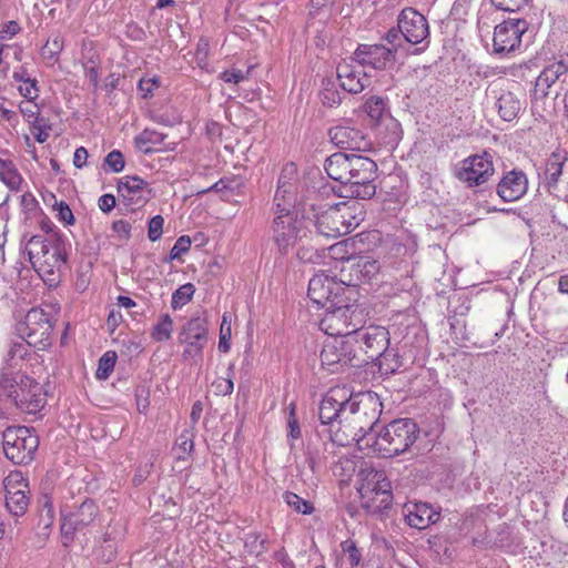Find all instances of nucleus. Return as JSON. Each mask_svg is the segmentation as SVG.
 Listing matches in <instances>:
<instances>
[{"instance_id": "f257e3e1", "label": "nucleus", "mask_w": 568, "mask_h": 568, "mask_svg": "<svg viewBox=\"0 0 568 568\" xmlns=\"http://www.w3.org/2000/svg\"><path fill=\"white\" fill-rule=\"evenodd\" d=\"M331 141L351 153L336 152L325 160L327 175L341 183L342 196L369 200L376 193L377 164L372 159L356 152L371 149L365 134L351 126L337 125L329 130Z\"/></svg>"}, {"instance_id": "f03ea898", "label": "nucleus", "mask_w": 568, "mask_h": 568, "mask_svg": "<svg viewBox=\"0 0 568 568\" xmlns=\"http://www.w3.org/2000/svg\"><path fill=\"white\" fill-rule=\"evenodd\" d=\"M383 412L379 396L374 392L357 394L348 393L346 404L344 429L338 428L334 435L329 434L333 443L341 446L348 444V438L355 440L359 449L368 446L364 444L365 437H374L377 434L378 420ZM332 433L331 429H327Z\"/></svg>"}, {"instance_id": "7ed1b4c3", "label": "nucleus", "mask_w": 568, "mask_h": 568, "mask_svg": "<svg viewBox=\"0 0 568 568\" xmlns=\"http://www.w3.org/2000/svg\"><path fill=\"white\" fill-rule=\"evenodd\" d=\"M356 294H348L339 302L334 301L325 307V314L320 321V328L332 337L354 336L358 328L366 323L367 313L355 300Z\"/></svg>"}, {"instance_id": "20e7f679", "label": "nucleus", "mask_w": 568, "mask_h": 568, "mask_svg": "<svg viewBox=\"0 0 568 568\" xmlns=\"http://www.w3.org/2000/svg\"><path fill=\"white\" fill-rule=\"evenodd\" d=\"M418 435L419 428L413 419L399 418L383 426L374 437H365L369 440L364 444L379 456L389 458L408 450Z\"/></svg>"}, {"instance_id": "39448f33", "label": "nucleus", "mask_w": 568, "mask_h": 568, "mask_svg": "<svg viewBox=\"0 0 568 568\" xmlns=\"http://www.w3.org/2000/svg\"><path fill=\"white\" fill-rule=\"evenodd\" d=\"M364 206L357 201L339 202L316 214L315 226L326 237H339L354 231L364 221Z\"/></svg>"}, {"instance_id": "423d86ee", "label": "nucleus", "mask_w": 568, "mask_h": 568, "mask_svg": "<svg viewBox=\"0 0 568 568\" xmlns=\"http://www.w3.org/2000/svg\"><path fill=\"white\" fill-rule=\"evenodd\" d=\"M0 389L14 403V405L28 414H37L45 405V395L42 386L33 378L16 374L10 376L2 374Z\"/></svg>"}, {"instance_id": "0eeeda50", "label": "nucleus", "mask_w": 568, "mask_h": 568, "mask_svg": "<svg viewBox=\"0 0 568 568\" xmlns=\"http://www.w3.org/2000/svg\"><path fill=\"white\" fill-rule=\"evenodd\" d=\"M2 446L6 457L16 465H28L39 447L38 435L26 426L7 427L2 433Z\"/></svg>"}, {"instance_id": "6e6552de", "label": "nucleus", "mask_w": 568, "mask_h": 568, "mask_svg": "<svg viewBox=\"0 0 568 568\" xmlns=\"http://www.w3.org/2000/svg\"><path fill=\"white\" fill-rule=\"evenodd\" d=\"M271 239L281 255H287L306 235L305 221L296 212H275Z\"/></svg>"}, {"instance_id": "1a4fd4ad", "label": "nucleus", "mask_w": 568, "mask_h": 568, "mask_svg": "<svg viewBox=\"0 0 568 568\" xmlns=\"http://www.w3.org/2000/svg\"><path fill=\"white\" fill-rule=\"evenodd\" d=\"M425 342L426 335L420 327H406V334L400 341V349L403 353H399L397 349L387 348L381 358L375 361L377 362L379 371L385 374L398 372L408 361L413 362L416 358L418 349L424 346Z\"/></svg>"}, {"instance_id": "9d476101", "label": "nucleus", "mask_w": 568, "mask_h": 568, "mask_svg": "<svg viewBox=\"0 0 568 568\" xmlns=\"http://www.w3.org/2000/svg\"><path fill=\"white\" fill-rule=\"evenodd\" d=\"M354 337H333L327 339L321 352L322 365L331 373H338L345 367H362L364 359L357 355Z\"/></svg>"}, {"instance_id": "9b49d317", "label": "nucleus", "mask_w": 568, "mask_h": 568, "mask_svg": "<svg viewBox=\"0 0 568 568\" xmlns=\"http://www.w3.org/2000/svg\"><path fill=\"white\" fill-rule=\"evenodd\" d=\"M16 333L30 346L45 349L51 345L52 324L43 310L31 308L16 325Z\"/></svg>"}, {"instance_id": "f8f14e48", "label": "nucleus", "mask_w": 568, "mask_h": 568, "mask_svg": "<svg viewBox=\"0 0 568 568\" xmlns=\"http://www.w3.org/2000/svg\"><path fill=\"white\" fill-rule=\"evenodd\" d=\"M454 176L468 187L487 183L495 173L493 155L487 151L473 154L454 165Z\"/></svg>"}, {"instance_id": "ddd939ff", "label": "nucleus", "mask_w": 568, "mask_h": 568, "mask_svg": "<svg viewBox=\"0 0 568 568\" xmlns=\"http://www.w3.org/2000/svg\"><path fill=\"white\" fill-rule=\"evenodd\" d=\"M308 297L318 306L326 307L334 301L344 302L348 294H357L354 286L336 281L325 272L316 273L308 282Z\"/></svg>"}, {"instance_id": "4468645a", "label": "nucleus", "mask_w": 568, "mask_h": 568, "mask_svg": "<svg viewBox=\"0 0 568 568\" xmlns=\"http://www.w3.org/2000/svg\"><path fill=\"white\" fill-rule=\"evenodd\" d=\"M353 337L354 347L359 358L364 359V366L381 358L389 346V332L383 326H363Z\"/></svg>"}, {"instance_id": "2eb2a0df", "label": "nucleus", "mask_w": 568, "mask_h": 568, "mask_svg": "<svg viewBox=\"0 0 568 568\" xmlns=\"http://www.w3.org/2000/svg\"><path fill=\"white\" fill-rule=\"evenodd\" d=\"M178 341L185 346L182 353L185 361L201 359L209 341L207 321L200 316L190 318L182 326Z\"/></svg>"}, {"instance_id": "dca6fc26", "label": "nucleus", "mask_w": 568, "mask_h": 568, "mask_svg": "<svg viewBox=\"0 0 568 568\" xmlns=\"http://www.w3.org/2000/svg\"><path fill=\"white\" fill-rule=\"evenodd\" d=\"M527 29L528 22L525 19H509L497 24L493 37V53L504 57L515 52Z\"/></svg>"}, {"instance_id": "f3484780", "label": "nucleus", "mask_w": 568, "mask_h": 568, "mask_svg": "<svg viewBox=\"0 0 568 568\" xmlns=\"http://www.w3.org/2000/svg\"><path fill=\"white\" fill-rule=\"evenodd\" d=\"M349 389L345 386L331 388L323 397L318 417L322 426H334L338 423L339 428L344 429L346 404L348 402Z\"/></svg>"}, {"instance_id": "a211bd4d", "label": "nucleus", "mask_w": 568, "mask_h": 568, "mask_svg": "<svg viewBox=\"0 0 568 568\" xmlns=\"http://www.w3.org/2000/svg\"><path fill=\"white\" fill-rule=\"evenodd\" d=\"M98 506L92 499H85L75 510L61 511V534L67 539H73L78 530L89 526L98 515Z\"/></svg>"}, {"instance_id": "6ab92c4d", "label": "nucleus", "mask_w": 568, "mask_h": 568, "mask_svg": "<svg viewBox=\"0 0 568 568\" xmlns=\"http://www.w3.org/2000/svg\"><path fill=\"white\" fill-rule=\"evenodd\" d=\"M353 60L362 67L375 70H387L396 61L395 50L384 44H358L353 53Z\"/></svg>"}, {"instance_id": "aec40b11", "label": "nucleus", "mask_w": 568, "mask_h": 568, "mask_svg": "<svg viewBox=\"0 0 568 568\" xmlns=\"http://www.w3.org/2000/svg\"><path fill=\"white\" fill-rule=\"evenodd\" d=\"M397 22L404 40L408 43L418 44L429 34L426 18L414 8L403 9L398 16Z\"/></svg>"}, {"instance_id": "412c9836", "label": "nucleus", "mask_w": 568, "mask_h": 568, "mask_svg": "<svg viewBox=\"0 0 568 568\" xmlns=\"http://www.w3.org/2000/svg\"><path fill=\"white\" fill-rule=\"evenodd\" d=\"M118 193L125 206L140 207L150 199L148 183L138 175H125L118 181Z\"/></svg>"}, {"instance_id": "4be33fe9", "label": "nucleus", "mask_w": 568, "mask_h": 568, "mask_svg": "<svg viewBox=\"0 0 568 568\" xmlns=\"http://www.w3.org/2000/svg\"><path fill=\"white\" fill-rule=\"evenodd\" d=\"M295 166L290 164L282 171L277 189L274 195V213L275 212H296V185H295Z\"/></svg>"}, {"instance_id": "5701e85b", "label": "nucleus", "mask_w": 568, "mask_h": 568, "mask_svg": "<svg viewBox=\"0 0 568 568\" xmlns=\"http://www.w3.org/2000/svg\"><path fill=\"white\" fill-rule=\"evenodd\" d=\"M403 514L406 523L416 529H426L439 520L440 514L429 504L423 501H408L404 505Z\"/></svg>"}, {"instance_id": "b1692460", "label": "nucleus", "mask_w": 568, "mask_h": 568, "mask_svg": "<svg viewBox=\"0 0 568 568\" xmlns=\"http://www.w3.org/2000/svg\"><path fill=\"white\" fill-rule=\"evenodd\" d=\"M528 189L526 174L519 170L508 172L497 185V194L505 202H514L521 199Z\"/></svg>"}, {"instance_id": "393cba45", "label": "nucleus", "mask_w": 568, "mask_h": 568, "mask_svg": "<svg viewBox=\"0 0 568 568\" xmlns=\"http://www.w3.org/2000/svg\"><path fill=\"white\" fill-rule=\"evenodd\" d=\"M568 73V63L565 60L554 61L547 64L537 77L534 87V95L536 99L545 98L549 89L562 75Z\"/></svg>"}, {"instance_id": "a878e982", "label": "nucleus", "mask_w": 568, "mask_h": 568, "mask_svg": "<svg viewBox=\"0 0 568 568\" xmlns=\"http://www.w3.org/2000/svg\"><path fill=\"white\" fill-rule=\"evenodd\" d=\"M341 88L352 94L361 93L369 83V79L361 70L346 62L336 68Z\"/></svg>"}, {"instance_id": "bb28decb", "label": "nucleus", "mask_w": 568, "mask_h": 568, "mask_svg": "<svg viewBox=\"0 0 568 568\" xmlns=\"http://www.w3.org/2000/svg\"><path fill=\"white\" fill-rule=\"evenodd\" d=\"M57 245H60L64 252V244L60 236H57L54 243H52L42 235H33L26 245V252L30 263L34 265L38 264V262L41 263L49 260L50 255H53Z\"/></svg>"}, {"instance_id": "cd10ccee", "label": "nucleus", "mask_w": 568, "mask_h": 568, "mask_svg": "<svg viewBox=\"0 0 568 568\" xmlns=\"http://www.w3.org/2000/svg\"><path fill=\"white\" fill-rule=\"evenodd\" d=\"M361 484L357 488L359 497L372 496L375 491L382 493V489L392 491V484L384 470L374 468L363 469L359 473Z\"/></svg>"}, {"instance_id": "c85d7f7f", "label": "nucleus", "mask_w": 568, "mask_h": 568, "mask_svg": "<svg viewBox=\"0 0 568 568\" xmlns=\"http://www.w3.org/2000/svg\"><path fill=\"white\" fill-rule=\"evenodd\" d=\"M65 261V252L62 251L60 245H57L53 255H50L49 260L41 263L38 262V264L32 266L49 286H55L59 283V275L55 268H59Z\"/></svg>"}, {"instance_id": "c756f323", "label": "nucleus", "mask_w": 568, "mask_h": 568, "mask_svg": "<svg viewBox=\"0 0 568 568\" xmlns=\"http://www.w3.org/2000/svg\"><path fill=\"white\" fill-rule=\"evenodd\" d=\"M382 490V493L375 491L369 497H359L361 505L367 513L376 516H383L390 509L393 504V494L385 489Z\"/></svg>"}, {"instance_id": "7c9ffc66", "label": "nucleus", "mask_w": 568, "mask_h": 568, "mask_svg": "<svg viewBox=\"0 0 568 568\" xmlns=\"http://www.w3.org/2000/svg\"><path fill=\"white\" fill-rule=\"evenodd\" d=\"M379 262L371 257H359L351 270V275L359 282H369L379 273Z\"/></svg>"}, {"instance_id": "2f4dec72", "label": "nucleus", "mask_w": 568, "mask_h": 568, "mask_svg": "<svg viewBox=\"0 0 568 568\" xmlns=\"http://www.w3.org/2000/svg\"><path fill=\"white\" fill-rule=\"evenodd\" d=\"M166 135L152 129H144L139 135L134 138L136 148L144 154H150L156 151V146L161 145Z\"/></svg>"}, {"instance_id": "473e14b6", "label": "nucleus", "mask_w": 568, "mask_h": 568, "mask_svg": "<svg viewBox=\"0 0 568 568\" xmlns=\"http://www.w3.org/2000/svg\"><path fill=\"white\" fill-rule=\"evenodd\" d=\"M500 118L505 121H513L519 113L521 104L511 92H504L496 103Z\"/></svg>"}, {"instance_id": "72a5a7b5", "label": "nucleus", "mask_w": 568, "mask_h": 568, "mask_svg": "<svg viewBox=\"0 0 568 568\" xmlns=\"http://www.w3.org/2000/svg\"><path fill=\"white\" fill-rule=\"evenodd\" d=\"M0 180L11 190L20 189L22 176L11 160L0 159Z\"/></svg>"}, {"instance_id": "f704fd0d", "label": "nucleus", "mask_w": 568, "mask_h": 568, "mask_svg": "<svg viewBox=\"0 0 568 568\" xmlns=\"http://www.w3.org/2000/svg\"><path fill=\"white\" fill-rule=\"evenodd\" d=\"M30 494L23 491L17 494V491H13L11 495H6V508L9 514L14 517L23 516L30 505Z\"/></svg>"}, {"instance_id": "c9c22d12", "label": "nucleus", "mask_w": 568, "mask_h": 568, "mask_svg": "<svg viewBox=\"0 0 568 568\" xmlns=\"http://www.w3.org/2000/svg\"><path fill=\"white\" fill-rule=\"evenodd\" d=\"M565 162L558 155H552L547 160L544 171V181L546 186L550 190L557 186L559 178L562 174Z\"/></svg>"}, {"instance_id": "e433bc0d", "label": "nucleus", "mask_w": 568, "mask_h": 568, "mask_svg": "<svg viewBox=\"0 0 568 568\" xmlns=\"http://www.w3.org/2000/svg\"><path fill=\"white\" fill-rule=\"evenodd\" d=\"M3 486L6 495H11L13 491H17V494H21L22 491L31 493L28 479L18 470L9 473L3 480Z\"/></svg>"}, {"instance_id": "4c0bfd02", "label": "nucleus", "mask_w": 568, "mask_h": 568, "mask_svg": "<svg viewBox=\"0 0 568 568\" xmlns=\"http://www.w3.org/2000/svg\"><path fill=\"white\" fill-rule=\"evenodd\" d=\"M363 110L371 120L378 122L387 112L386 100L382 97L373 95L365 101Z\"/></svg>"}, {"instance_id": "58836bf2", "label": "nucleus", "mask_w": 568, "mask_h": 568, "mask_svg": "<svg viewBox=\"0 0 568 568\" xmlns=\"http://www.w3.org/2000/svg\"><path fill=\"white\" fill-rule=\"evenodd\" d=\"M118 554V547L113 532L109 529L103 536V541L97 550V557L103 562H111Z\"/></svg>"}, {"instance_id": "ea45409f", "label": "nucleus", "mask_w": 568, "mask_h": 568, "mask_svg": "<svg viewBox=\"0 0 568 568\" xmlns=\"http://www.w3.org/2000/svg\"><path fill=\"white\" fill-rule=\"evenodd\" d=\"M173 332V320L169 314L160 316L159 322L153 326L151 336L156 342H166Z\"/></svg>"}, {"instance_id": "a19ab883", "label": "nucleus", "mask_w": 568, "mask_h": 568, "mask_svg": "<svg viewBox=\"0 0 568 568\" xmlns=\"http://www.w3.org/2000/svg\"><path fill=\"white\" fill-rule=\"evenodd\" d=\"M283 499L286 505L298 514L311 515L314 511L313 504L306 499H303L298 495L292 491H285Z\"/></svg>"}, {"instance_id": "79ce46f5", "label": "nucleus", "mask_w": 568, "mask_h": 568, "mask_svg": "<svg viewBox=\"0 0 568 568\" xmlns=\"http://www.w3.org/2000/svg\"><path fill=\"white\" fill-rule=\"evenodd\" d=\"M195 286L192 283H186L176 288L172 294L171 306L173 310L182 308L193 297Z\"/></svg>"}, {"instance_id": "37998d69", "label": "nucleus", "mask_w": 568, "mask_h": 568, "mask_svg": "<svg viewBox=\"0 0 568 568\" xmlns=\"http://www.w3.org/2000/svg\"><path fill=\"white\" fill-rule=\"evenodd\" d=\"M116 362V353L112 351L105 352L99 359L95 377L105 381L111 375Z\"/></svg>"}, {"instance_id": "c03bdc74", "label": "nucleus", "mask_w": 568, "mask_h": 568, "mask_svg": "<svg viewBox=\"0 0 568 568\" xmlns=\"http://www.w3.org/2000/svg\"><path fill=\"white\" fill-rule=\"evenodd\" d=\"M63 49V40L60 36H54L52 39L48 40L47 43L41 49V57L49 61L55 62L60 52Z\"/></svg>"}, {"instance_id": "a18cd8bd", "label": "nucleus", "mask_w": 568, "mask_h": 568, "mask_svg": "<svg viewBox=\"0 0 568 568\" xmlns=\"http://www.w3.org/2000/svg\"><path fill=\"white\" fill-rule=\"evenodd\" d=\"M34 101L36 100H26L19 104V110L22 116L26 121H28L30 125L33 123H39L40 120L44 119L40 116V106Z\"/></svg>"}, {"instance_id": "49530a36", "label": "nucleus", "mask_w": 568, "mask_h": 568, "mask_svg": "<svg viewBox=\"0 0 568 568\" xmlns=\"http://www.w3.org/2000/svg\"><path fill=\"white\" fill-rule=\"evenodd\" d=\"M125 162L123 154L119 150H113L104 158L102 169L113 173H120L124 170Z\"/></svg>"}, {"instance_id": "de8ad7c7", "label": "nucleus", "mask_w": 568, "mask_h": 568, "mask_svg": "<svg viewBox=\"0 0 568 568\" xmlns=\"http://www.w3.org/2000/svg\"><path fill=\"white\" fill-rule=\"evenodd\" d=\"M53 519L54 509L52 506V500L48 495H44L40 499V520L44 528H49L53 524Z\"/></svg>"}, {"instance_id": "09e8293b", "label": "nucleus", "mask_w": 568, "mask_h": 568, "mask_svg": "<svg viewBox=\"0 0 568 568\" xmlns=\"http://www.w3.org/2000/svg\"><path fill=\"white\" fill-rule=\"evenodd\" d=\"M234 372V364H230L227 367V377L226 378H219L214 382V387L216 390V394L219 395H231L234 389V383L232 381V375Z\"/></svg>"}, {"instance_id": "8fccbe9b", "label": "nucleus", "mask_w": 568, "mask_h": 568, "mask_svg": "<svg viewBox=\"0 0 568 568\" xmlns=\"http://www.w3.org/2000/svg\"><path fill=\"white\" fill-rule=\"evenodd\" d=\"M493 6L506 12H520L525 9L529 0H491Z\"/></svg>"}, {"instance_id": "3c124183", "label": "nucleus", "mask_w": 568, "mask_h": 568, "mask_svg": "<svg viewBox=\"0 0 568 568\" xmlns=\"http://www.w3.org/2000/svg\"><path fill=\"white\" fill-rule=\"evenodd\" d=\"M176 447L181 452L178 455L179 459H184L185 455H189L194 447L193 435L189 430L182 432V434L176 439Z\"/></svg>"}, {"instance_id": "603ef678", "label": "nucleus", "mask_w": 568, "mask_h": 568, "mask_svg": "<svg viewBox=\"0 0 568 568\" xmlns=\"http://www.w3.org/2000/svg\"><path fill=\"white\" fill-rule=\"evenodd\" d=\"M342 550L347 554V558H348V564L351 565V567H356L359 565L361 562V559H362V555L358 550V548L356 547L355 542L351 539L348 540H345L342 542Z\"/></svg>"}, {"instance_id": "864d4df0", "label": "nucleus", "mask_w": 568, "mask_h": 568, "mask_svg": "<svg viewBox=\"0 0 568 568\" xmlns=\"http://www.w3.org/2000/svg\"><path fill=\"white\" fill-rule=\"evenodd\" d=\"M18 91L27 100H37L40 92L37 79L32 78L28 82L20 83Z\"/></svg>"}, {"instance_id": "5fc2aeb1", "label": "nucleus", "mask_w": 568, "mask_h": 568, "mask_svg": "<svg viewBox=\"0 0 568 568\" xmlns=\"http://www.w3.org/2000/svg\"><path fill=\"white\" fill-rule=\"evenodd\" d=\"M230 339H231V323L226 322V315H223V321L220 328V341H219V349L222 353H227L230 351Z\"/></svg>"}, {"instance_id": "6e6d98bb", "label": "nucleus", "mask_w": 568, "mask_h": 568, "mask_svg": "<svg viewBox=\"0 0 568 568\" xmlns=\"http://www.w3.org/2000/svg\"><path fill=\"white\" fill-rule=\"evenodd\" d=\"M159 87L160 80L158 78H142L139 81L138 90L141 93L142 98L148 99L153 95L154 90Z\"/></svg>"}, {"instance_id": "4d7b16f0", "label": "nucleus", "mask_w": 568, "mask_h": 568, "mask_svg": "<svg viewBox=\"0 0 568 568\" xmlns=\"http://www.w3.org/2000/svg\"><path fill=\"white\" fill-rule=\"evenodd\" d=\"M164 219L161 215H155L149 221L148 237L150 241L155 242L161 239L163 233Z\"/></svg>"}, {"instance_id": "13d9d810", "label": "nucleus", "mask_w": 568, "mask_h": 568, "mask_svg": "<svg viewBox=\"0 0 568 568\" xmlns=\"http://www.w3.org/2000/svg\"><path fill=\"white\" fill-rule=\"evenodd\" d=\"M383 39L389 44V47H387V48L388 49H394L395 50V54H396L398 49L402 47V40L404 39V37H403V33H402V30L397 26L396 28L395 27L390 28L385 33Z\"/></svg>"}, {"instance_id": "bf43d9fd", "label": "nucleus", "mask_w": 568, "mask_h": 568, "mask_svg": "<svg viewBox=\"0 0 568 568\" xmlns=\"http://www.w3.org/2000/svg\"><path fill=\"white\" fill-rule=\"evenodd\" d=\"M190 247L191 239L187 235L180 236L170 251V260L179 258L182 254L189 252Z\"/></svg>"}, {"instance_id": "052dcab7", "label": "nucleus", "mask_w": 568, "mask_h": 568, "mask_svg": "<svg viewBox=\"0 0 568 568\" xmlns=\"http://www.w3.org/2000/svg\"><path fill=\"white\" fill-rule=\"evenodd\" d=\"M54 207L57 210V217L60 222H63L65 225L74 224V215L70 209V206L64 202L60 201L54 203Z\"/></svg>"}, {"instance_id": "680f3d73", "label": "nucleus", "mask_w": 568, "mask_h": 568, "mask_svg": "<svg viewBox=\"0 0 568 568\" xmlns=\"http://www.w3.org/2000/svg\"><path fill=\"white\" fill-rule=\"evenodd\" d=\"M51 129L48 120H40L39 123L31 124V131L39 143H44L49 139V130Z\"/></svg>"}, {"instance_id": "e2e57ef3", "label": "nucleus", "mask_w": 568, "mask_h": 568, "mask_svg": "<svg viewBox=\"0 0 568 568\" xmlns=\"http://www.w3.org/2000/svg\"><path fill=\"white\" fill-rule=\"evenodd\" d=\"M250 73V70L246 72H243L239 69H232V70H225L222 73H220L219 78L223 80L226 83H234L237 84L242 81H244Z\"/></svg>"}, {"instance_id": "0e129e2a", "label": "nucleus", "mask_w": 568, "mask_h": 568, "mask_svg": "<svg viewBox=\"0 0 568 568\" xmlns=\"http://www.w3.org/2000/svg\"><path fill=\"white\" fill-rule=\"evenodd\" d=\"M322 101L324 105L332 108L341 104L342 98L336 89L326 87L322 92Z\"/></svg>"}, {"instance_id": "69168bd1", "label": "nucleus", "mask_w": 568, "mask_h": 568, "mask_svg": "<svg viewBox=\"0 0 568 568\" xmlns=\"http://www.w3.org/2000/svg\"><path fill=\"white\" fill-rule=\"evenodd\" d=\"M28 346L30 345L27 344L23 339H21L20 342H14L11 345L10 349L8 351L9 359H23L28 355Z\"/></svg>"}, {"instance_id": "338daca9", "label": "nucleus", "mask_w": 568, "mask_h": 568, "mask_svg": "<svg viewBox=\"0 0 568 568\" xmlns=\"http://www.w3.org/2000/svg\"><path fill=\"white\" fill-rule=\"evenodd\" d=\"M288 409H290V415H288V419H287V426H288V435L291 438L293 439H297L301 437V430H300V426H298V422L295 417V404H290L288 406Z\"/></svg>"}, {"instance_id": "774afa93", "label": "nucleus", "mask_w": 568, "mask_h": 568, "mask_svg": "<svg viewBox=\"0 0 568 568\" xmlns=\"http://www.w3.org/2000/svg\"><path fill=\"white\" fill-rule=\"evenodd\" d=\"M131 224L124 220H118L112 223V230L121 240H129L131 236Z\"/></svg>"}]
</instances>
